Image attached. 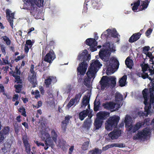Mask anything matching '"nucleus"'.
<instances>
[{
  "mask_svg": "<svg viewBox=\"0 0 154 154\" xmlns=\"http://www.w3.org/2000/svg\"><path fill=\"white\" fill-rule=\"evenodd\" d=\"M111 54V51L106 49L101 50L99 54L100 58L105 62L107 75L113 73L114 69L118 68L119 65V62L116 59L113 58L109 60Z\"/></svg>",
  "mask_w": 154,
  "mask_h": 154,
  "instance_id": "1",
  "label": "nucleus"
},
{
  "mask_svg": "<svg viewBox=\"0 0 154 154\" xmlns=\"http://www.w3.org/2000/svg\"><path fill=\"white\" fill-rule=\"evenodd\" d=\"M79 60L82 62L80 63L77 68V75L78 80L79 82H81L85 74L87 68L88 64L87 61L90 60V55L88 54L87 50H85L78 57Z\"/></svg>",
  "mask_w": 154,
  "mask_h": 154,
  "instance_id": "2",
  "label": "nucleus"
},
{
  "mask_svg": "<svg viewBox=\"0 0 154 154\" xmlns=\"http://www.w3.org/2000/svg\"><path fill=\"white\" fill-rule=\"evenodd\" d=\"M102 66V64L98 60H92L86 73L88 78L86 77L84 79V84L86 86L89 85L92 78H95V74Z\"/></svg>",
  "mask_w": 154,
  "mask_h": 154,
  "instance_id": "3",
  "label": "nucleus"
},
{
  "mask_svg": "<svg viewBox=\"0 0 154 154\" xmlns=\"http://www.w3.org/2000/svg\"><path fill=\"white\" fill-rule=\"evenodd\" d=\"M24 3L23 9H29L31 15L33 17H37L35 15L36 12L37 7L36 6L41 7L43 5L44 0H23Z\"/></svg>",
  "mask_w": 154,
  "mask_h": 154,
  "instance_id": "4",
  "label": "nucleus"
},
{
  "mask_svg": "<svg viewBox=\"0 0 154 154\" xmlns=\"http://www.w3.org/2000/svg\"><path fill=\"white\" fill-rule=\"evenodd\" d=\"M131 119V118L130 116L128 115L126 116L125 120V126L128 131H131L134 133L140 128L143 125V122H137L134 126H133L130 122Z\"/></svg>",
  "mask_w": 154,
  "mask_h": 154,
  "instance_id": "5",
  "label": "nucleus"
},
{
  "mask_svg": "<svg viewBox=\"0 0 154 154\" xmlns=\"http://www.w3.org/2000/svg\"><path fill=\"white\" fill-rule=\"evenodd\" d=\"M40 137L42 140L45 142V146L44 147V149L45 150H47L49 147H51L52 149H53L55 144L51 139L48 133L45 131H42Z\"/></svg>",
  "mask_w": 154,
  "mask_h": 154,
  "instance_id": "6",
  "label": "nucleus"
},
{
  "mask_svg": "<svg viewBox=\"0 0 154 154\" xmlns=\"http://www.w3.org/2000/svg\"><path fill=\"white\" fill-rule=\"evenodd\" d=\"M120 118L116 115L110 117L106 121L105 128L107 131H111L116 127Z\"/></svg>",
  "mask_w": 154,
  "mask_h": 154,
  "instance_id": "7",
  "label": "nucleus"
},
{
  "mask_svg": "<svg viewBox=\"0 0 154 154\" xmlns=\"http://www.w3.org/2000/svg\"><path fill=\"white\" fill-rule=\"evenodd\" d=\"M148 89L147 88H145L142 91V94L144 100V103L145 105V111L146 112L147 115L150 113V110L151 109V104L154 103V97H151L149 103L148 102Z\"/></svg>",
  "mask_w": 154,
  "mask_h": 154,
  "instance_id": "8",
  "label": "nucleus"
},
{
  "mask_svg": "<svg viewBox=\"0 0 154 154\" xmlns=\"http://www.w3.org/2000/svg\"><path fill=\"white\" fill-rule=\"evenodd\" d=\"M149 132V129L145 128L142 131H138V133L133 137V139L134 140L141 139L146 137Z\"/></svg>",
  "mask_w": 154,
  "mask_h": 154,
  "instance_id": "9",
  "label": "nucleus"
},
{
  "mask_svg": "<svg viewBox=\"0 0 154 154\" xmlns=\"http://www.w3.org/2000/svg\"><path fill=\"white\" fill-rule=\"evenodd\" d=\"M82 94L81 92L75 95V98L71 99L66 106V108L69 109L74 104L75 102H76V103H78L79 101Z\"/></svg>",
  "mask_w": 154,
  "mask_h": 154,
  "instance_id": "10",
  "label": "nucleus"
},
{
  "mask_svg": "<svg viewBox=\"0 0 154 154\" xmlns=\"http://www.w3.org/2000/svg\"><path fill=\"white\" fill-rule=\"evenodd\" d=\"M55 58L56 55L54 51L51 49L45 55L44 61L51 63Z\"/></svg>",
  "mask_w": 154,
  "mask_h": 154,
  "instance_id": "11",
  "label": "nucleus"
},
{
  "mask_svg": "<svg viewBox=\"0 0 154 154\" xmlns=\"http://www.w3.org/2000/svg\"><path fill=\"white\" fill-rule=\"evenodd\" d=\"M57 82L56 77L55 76H49L45 80V84L46 88H49L51 84L54 85Z\"/></svg>",
  "mask_w": 154,
  "mask_h": 154,
  "instance_id": "12",
  "label": "nucleus"
},
{
  "mask_svg": "<svg viewBox=\"0 0 154 154\" xmlns=\"http://www.w3.org/2000/svg\"><path fill=\"white\" fill-rule=\"evenodd\" d=\"M121 131L118 129H114V130L108 134V136L112 140L116 139L121 136Z\"/></svg>",
  "mask_w": 154,
  "mask_h": 154,
  "instance_id": "13",
  "label": "nucleus"
},
{
  "mask_svg": "<svg viewBox=\"0 0 154 154\" xmlns=\"http://www.w3.org/2000/svg\"><path fill=\"white\" fill-rule=\"evenodd\" d=\"M141 66L142 70L143 71V73L142 74V78L144 79L147 78L152 82V79L149 76L147 72H146L148 69L149 70V65L147 64H145Z\"/></svg>",
  "mask_w": 154,
  "mask_h": 154,
  "instance_id": "14",
  "label": "nucleus"
},
{
  "mask_svg": "<svg viewBox=\"0 0 154 154\" xmlns=\"http://www.w3.org/2000/svg\"><path fill=\"white\" fill-rule=\"evenodd\" d=\"M23 143L25 147V150L26 153L28 154H30V153L31 145L29 143L28 139L27 136H24L22 139Z\"/></svg>",
  "mask_w": 154,
  "mask_h": 154,
  "instance_id": "15",
  "label": "nucleus"
},
{
  "mask_svg": "<svg viewBox=\"0 0 154 154\" xmlns=\"http://www.w3.org/2000/svg\"><path fill=\"white\" fill-rule=\"evenodd\" d=\"M6 15L7 19L10 23V25L12 29H13V20L14 18V13H13L10 14L11 11L9 9L6 10Z\"/></svg>",
  "mask_w": 154,
  "mask_h": 154,
  "instance_id": "16",
  "label": "nucleus"
},
{
  "mask_svg": "<svg viewBox=\"0 0 154 154\" xmlns=\"http://www.w3.org/2000/svg\"><path fill=\"white\" fill-rule=\"evenodd\" d=\"M144 32L143 29H141L140 32L133 34L129 39V42L132 43L138 40L140 37L142 33Z\"/></svg>",
  "mask_w": 154,
  "mask_h": 154,
  "instance_id": "17",
  "label": "nucleus"
},
{
  "mask_svg": "<svg viewBox=\"0 0 154 154\" xmlns=\"http://www.w3.org/2000/svg\"><path fill=\"white\" fill-rule=\"evenodd\" d=\"M107 77L108 76H103L100 81L99 82L101 85V88L102 90L104 89L109 85L108 79Z\"/></svg>",
  "mask_w": 154,
  "mask_h": 154,
  "instance_id": "18",
  "label": "nucleus"
},
{
  "mask_svg": "<svg viewBox=\"0 0 154 154\" xmlns=\"http://www.w3.org/2000/svg\"><path fill=\"white\" fill-rule=\"evenodd\" d=\"M96 116V118L103 121L109 116V113L107 112L100 111L97 113Z\"/></svg>",
  "mask_w": 154,
  "mask_h": 154,
  "instance_id": "19",
  "label": "nucleus"
},
{
  "mask_svg": "<svg viewBox=\"0 0 154 154\" xmlns=\"http://www.w3.org/2000/svg\"><path fill=\"white\" fill-rule=\"evenodd\" d=\"M108 32V34L110 35L111 36L114 38H117V42H118L120 41V35H119L116 29H114L111 30L110 29H108L106 30Z\"/></svg>",
  "mask_w": 154,
  "mask_h": 154,
  "instance_id": "20",
  "label": "nucleus"
},
{
  "mask_svg": "<svg viewBox=\"0 0 154 154\" xmlns=\"http://www.w3.org/2000/svg\"><path fill=\"white\" fill-rule=\"evenodd\" d=\"M71 116L68 115L65 117L64 120L61 122V128L63 132H65L67 128V125L69 123Z\"/></svg>",
  "mask_w": 154,
  "mask_h": 154,
  "instance_id": "21",
  "label": "nucleus"
},
{
  "mask_svg": "<svg viewBox=\"0 0 154 154\" xmlns=\"http://www.w3.org/2000/svg\"><path fill=\"white\" fill-rule=\"evenodd\" d=\"M116 104L112 101L106 102L103 104V106L107 109H112L115 108Z\"/></svg>",
  "mask_w": 154,
  "mask_h": 154,
  "instance_id": "22",
  "label": "nucleus"
},
{
  "mask_svg": "<svg viewBox=\"0 0 154 154\" xmlns=\"http://www.w3.org/2000/svg\"><path fill=\"white\" fill-rule=\"evenodd\" d=\"M10 131V128L8 126L5 127L0 132V139H2V142L5 138V136L8 134Z\"/></svg>",
  "mask_w": 154,
  "mask_h": 154,
  "instance_id": "23",
  "label": "nucleus"
},
{
  "mask_svg": "<svg viewBox=\"0 0 154 154\" xmlns=\"http://www.w3.org/2000/svg\"><path fill=\"white\" fill-rule=\"evenodd\" d=\"M58 133L54 129H53L51 130L50 136L54 143V142L56 143L58 136Z\"/></svg>",
  "mask_w": 154,
  "mask_h": 154,
  "instance_id": "24",
  "label": "nucleus"
},
{
  "mask_svg": "<svg viewBox=\"0 0 154 154\" xmlns=\"http://www.w3.org/2000/svg\"><path fill=\"white\" fill-rule=\"evenodd\" d=\"M91 125V120L90 119H86L82 125L83 128L88 130L90 129Z\"/></svg>",
  "mask_w": 154,
  "mask_h": 154,
  "instance_id": "25",
  "label": "nucleus"
},
{
  "mask_svg": "<svg viewBox=\"0 0 154 154\" xmlns=\"http://www.w3.org/2000/svg\"><path fill=\"white\" fill-rule=\"evenodd\" d=\"M31 73L32 75H31L30 81L32 84V87L35 88L36 87V85L37 84L36 81V73L35 72Z\"/></svg>",
  "mask_w": 154,
  "mask_h": 154,
  "instance_id": "26",
  "label": "nucleus"
},
{
  "mask_svg": "<svg viewBox=\"0 0 154 154\" xmlns=\"http://www.w3.org/2000/svg\"><path fill=\"white\" fill-rule=\"evenodd\" d=\"M149 3V0H145V1H141V5L140 6L139 10L140 11L146 9L148 6Z\"/></svg>",
  "mask_w": 154,
  "mask_h": 154,
  "instance_id": "27",
  "label": "nucleus"
},
{
  "mask_svg": "<svg viewBox=\"0 0 154 154\" xmlns=\"http://www.w3.org/2000/svg\"><path fill=\"white\" fill-rule=\"evenodd\" d=\"M89 112V110L86 109L80 112L79 114V119L81 120H83L87 116L88 113Z\"/></svg>",
  "mask_w": 154,
  "mask_h": 154,
  "instance_id": "28",
  "label": "nucleus"
},
{
  "mask_svg": "<svg viewBox=\"0 0 154 154\" xmlns=\"http://www.w3.org/2000/svg\"><path fill=\"white\" fill-rule=\"evenodd\" d=\"M103 121L96 118L95 120L94 125L95 128L96 130H97L100 128L102 125Z\"/></svg>",
  "mask_w": 154,
  "mask_h": 154,
  "instance_id": "29",
  "label": "nucleus"
},
{
  "mask_svg": "<svg viewBox=\"0 0 154 154\" xmlns=\"http://www.w3.org/2000/svg\"><path fill=\"white\" fill-rule=\"evenodd\" d=\"M89 98L86 96L84 97L81 103V107L82 108L85 107L89 103Z\"/></svg>",
  "mask_w": 154,
  "mask_h": 154,
  "instance_id": "30",
  "label": "nucleus"
},
{
  "mask_svg": "<svg viewBox=\"0 0 154 154\" xmlns=\"http://www.w3.org/2000/svg\"><path fill=\"white\" fill-rule=\"evenodd\" d=\"M125 62L128 68L130 69L132 68L133 65V61L132 60L130 59L129 57H128L126 59Z\"/></svg>",
  "mask_w": 154,
  "mask_h": 154,
  "instance_id": "31",
  "label": "nucleus"
},
{
  "mask_svg": "<svg viewBox=\"0 0 154 154\" xmlns=\"http://www.w3.org/2000/svg\"><path fill=\"white\" fill-rule=\"evenodd\" d=\"M97 42L96 41L95 39L93 38H88L85 41V42L86 45L89 46H91L92 45H93L95 44H96Z\"/></svg>",
  "mask_w": 154,
  "mask_h": 154,
  "instance_id": "32",
  "label": "nucleus"
},
{
  "mask_svg": "<svg viewBox=\"0 0 154 154\" xmlns=\"http://www.w3.org/2000/svg\"><path fill=\"white\" fill-rule=\"evenodd\" d=\"M127 79V76L126 75H124L120 79L119 81L120 86L123 87L125 85Z\"/></svg>",
  "mask_w": 154,
  "mask_h": 154,
  "instance_id": "33",
  "label": "nucleus"
},
{
  "mask_svg": "<svg viewBox=\"0 0 154 154\" xmlns=\"http://www.w3.org/2000/svg\"><path fill=\"white\" fill-rule=\"evenodd\" d=\"M107 78L108 79L109 82V81L111 82V86L113 88L115 87L116 85V78L113 76H108Z\"/></svg>",
  "mask_w": 154,
  "mask_h": 154,
  "instance_id": "34",
  "label": "nucleus"
},
{
  "mask_svg": "<svg viewBox=\"0 0 154 154\" xmlns=\"http://www.w3.org/2000/svg\"><path fill=\"white\" fill-rule=\"evenodd\" d=\"M102 150L98 148H95L94 149L89 151V154H101Z\"/></svg>",
  "mask_w": 154,
  "mask_h": 154,
  "instance_id": "35",
  "label": "nucleus"
},
{
  "mask_svg": "<svg viewBox=\"0 0 154 154\" xmlns=\"http://www.w3.org/2000/svg\"><path fill=\"white\" fill-rule=\"evenodd\" d=\"M100 104V102L99 101H97L96 100L94 102V110L95 112H97L99 110V108Z\"/></svg>",
  "mask_w": 154,
  "mask_h": 154,
  "instance_id": "36",
  "label": "nucleus"
},
{
  "mask_svg": "<svg viewBox=\"0 0 154 154\" xmlns=\"http://www.w3.org/2000/svg\"><path fill=\"white\" fill-rule=\"evenodd\" d=\"M140 1L138 0L133 4V6L132 7V10L135 12H137V10L140 6Z\"/></svg>",
  "mask_w": 154,
  "mask_h": 154,
  "instance_id": "37",
  "label": "nucleus"
},
{
  "mask_svg": "<svg viewBox=\"0 0 154 154\" xmlns=\"http://www.w3.org/2000/svg\"><path fill=\"white\" fill-rule=\"evenodd\" d=\"M10 73L13 76L14 74L15 75H19L20 74V68L18 69L17 66H16L14 71H12L10 72Z\"/></svg>",
  "mask_w": 154,
  "mask_h": 154,
  "instance_id": "38",
  "label": "nucleus"
},
{
  "mask_svg": "<svg viewBox=\"0 0 154 154\" xmlns=\"http://www.w3.org/2000/svg\"><path fill=\"white\" fill-rule=\"evenodd\" d=\"M115 100L116 101H122L123 100V96L122 95L118 93H116L115 96Z\"/></svg>",
  "mask_w": 154,
  "mask_h": 154,
  "instance_id": "39",
  "label": "nucleus"
},
{
  "mask_svg": "<svg viewBox=\"0 0 154 154\" xmlns=\"http://www.w3.org/2000/svg\"><path fill=\"white\" fill-rule=\"evenodd\" d=\"M108 146V148H109L113 147H119V148H122L124 146V144L123 143H112L111 144H108L107 145Z\"/></svg>",
  "mask_w": 154,
  "mask_h": 154,
  "instance_id": "40",
  "label": "nucleus"
},
{
  "mask_svg": "<svg viewBox=\"0 0 154 154\" xmlns=\"http://www.w3.org/2000/svg\"><path fill=\"white\" fill-rule=\"evenodd\" d=\"M92 7L94 9H97L99 8L100 6V3H97L96 1H94L92 3Z\"/></svg>",
  "mask_w": 154,
  "mask_h": 154,
  "instance_id": "41",
  "label": "nucleus"
},
{
  "mask_svg": "<svg viewBox=\"0 0 154 154\" xmlns=\"http://www.w3.org/2000/svg\"><path fill=\"white\" fill-rule=\"evenodd\" d=\"M18 111L21 113V114L22 115L25 117L27 115L26 114V109L23 107H20L18 109Z\"/></svg>",
  "mask_w": 154,
  "mask_h": 154,
  "instance_id": "42",
  "label": "nucleus"
},
{
  "mask_svg": "<svg viewBox=\"0 0 154 154\" xmlns=\"http://www.w3.org/2000/svg\"><path fill=\"white\" fill-rule=\"evenodd\" d=\"M89 144L88 141L85 142L82 144V149L83 150H86L88 149Z\"/></svg>",
  "mask_w": 154,
  "mask_h": 154,
  "instance_id": "43",
  "label": "nucleus"
},
{
  "mask_svg": "<svg viewBox=\"0 0 154 154\" xmlns=\"http://www.w3.org/2000/svg\"><path fill=\"white\" fill-rule=\"evenodd\" d=\"M15 78V82L17 83L18 84H22V80L21 79L20 77V75H14L13 76Z\"/></svg>",
  "mask_w": 154,
  "mask_h": 154,
  "instance_id": "44",
  "label": "nucleus"
},
{
  "mask_svg": "<svg viewBox=\"0 0 154 154\" xmlns=\"http://www.w3.org/2000/svg\"><path fill=\"white\" fill-rule=\"evenodd\" d=\"M3 40L7 45H9L11 43V41L8 37L6 36L3 37Z\"/></svg>",
  "mask_w": 154,
  "mask_h": 154,
  "instance_id": "45",
  "label": "nucleus"
},
{
  "mask_svg": "<svg viewBox=\"0 0 154 154\" xmlns=\"http://www.w3.org/2000/svg\"><path fill=\"white\" fill-rule=\"evenodd\" d=\"M3 62H0V64L1 65H4L6 64L9 65L10 66L12 67V65L10 63H9L7 60L5 59L4 58H2Z\"/></svg>",
  "mask_w": 154,
  "mask_h": 154,
  "instance_id": "46",
  "label": "nucleus"
},
{
  "mask_svg": "<svg viewBox=\"0 0 154 154\" xmlns=\"http://www.w3.org/2000/svg\"><path fill=\"white\" fill-rule=\"evenodd\" d=\"M97 42H96V44H95L92 45H90L89 46V49L90 51L92 52H94L97 51Z\"/></svg>",
  "mask_w": 154,
  "mask_h": 154,
  "instance_id": "47",
  "label": "nucleus"
},
{
  "mask_svg": "<svg viewBox=\"0 0 154 154\" xmlns=\"http://www.w3.org/2000/svg\"><path fill=\"white\" fill-rule=\"evenodd\" d=\"M14 87L16 88V92L17 93H19L21 91V88L22 85H15Z\"/></svg>",
  "mask_w": 154,
  "mask_h": 154,
  "instance_id": "48",
  "label": "nucleus"
},
{
  "mask_svg": "<svg viewBox=\"0 0 154 154\" xmlns=\"http://www.w3.org/2000/svg\"><path fill=\"white\" fill-rule=\"evenodd\" d=\"M31 94H34L35 95V97L36 99H38V98L40 97L39 92L38 90H35V92H32Z\"/></svg>",
  "mask_w": 154,
  "mask_h": 154,
  "instance_id": "49",
  "label": "nucleus"
},
{
  "mask_svg": "<svg viewBox=\"0 0 154 154\" xmlns=\"http://www.w3.org/2000/svg\"><path fill=\"white\" fill-rule=\"evenodd\" d=\"M33 42L31 40L29 39L27 40L26 42V44L28 46H29V48H30L33 45Z\"/></svg>",
  "mask_w": 154,
  "mask_h": 154,
  "instance_id": "50",
  "label": "nucleus"
},
{
  "mask_svg": "<svg viewBox=\"0 0 154 154\" xmlns=\"http://www.w3.org/2000/svg\"><path fill=\"white\" fill-rule=\"evenodd\" d=\"M11 143L8 141H6L4 144V145L5 147H7V149H10L11 146Z\"/></svg>",
  "mask_w": 154,
  "mask_h": 154,
  "instance_id": "51",
  "label": "nucleus"
},
{
  "mask_svg": "<svg viewBox=\"0 0 154 154\" xmlns=\"http://www.w3.org/2000/svg\"><path fill=\"white\" fill-rule=\"evenodd\" d=\"M90 5V4L89 3H88V2H85V1L84 5V8L83 9V11L84 12H87L88 8L87 6Z\"/></svg>",
  "mask_w": 154,
  "mask_h": 154,
  "instance_id": "52",
  "label": "nucleus"
},
{
  "mask_svg": "<svg viewBox=\"0 0 154 154\" xmlns=\"http://www.w3.org/2000/svg\"><path fill=\"white\" fill-rule=\"evenodd\" d=\"M152 29L149 28L145 32L146 35L148 36L152 32Z\"/></svg>",
  "mask_w": 154,
  "mask_h": 154,
  "instance_id": "53",
  "label": "nucleus"
},
{
  "mask_svg": "<svg viewBox=\"0 0 154 154\" xmlns=\"http://www.w3.org/2000/svg\"><path fill=\"white\" fill-rule=\"evenodd\" d=\"M25 57V55H23L21 56H18L15 59V60L16 62H17L19 60H20L23 59Z\"/></svg>",
  "mask_w": 154,
  "mask_h": 154,
  "instance_id": "54",
  "label": "nucleus"
},
{
  "mask_svg": "<svg viewBox=\"0 0 154 154\" xmlns=\"http://www.w3.org/2000/svg\"><path fill=\"white\" fill-rule=\"evenodd\" d=\"M35 143L36 144V145L38 146H45V144L43 143H42L41 142H39L38 141H36L35 142Z\"/></svg>",
  "mask_w": 154,
  "mask_h": 154,
  "instance_id": "55",
  "label": "nucleus"
},
{
  "mask_svg": "<svg viewBox=\"0 0 154 154\" xmlns=\"http://www.w3.org/2000/svg\"><path fill=\"white\" fill-rule=\"evenodd\" d=\"M0 48L2 52L4 54H6V51L5 49V47L4 45H0Z\"/></svg>",
  "mask_w": 154,
  "mask_h": 154,
  "instance_id": "56",
  "label": "nucleus"
},
{
  "mask_svg": "<svg viewBox=\"0 0 154 154\" xmlns=\"http://www.w3.org/2000/svg\"><path fill=\"white\" fill-rule=\"evenodd\" d=\"M2 150L4 153H5L9 151L10 149H7V147H5V146H4L2 148Z\"/></svg>",
  "mask_w": 154,
  "mask_h": 154,
  "instance_id": "57",
  "label": "nucleus"
},
{
  "mask_svg": "<svg viewBox=\"0 0 154 154\" xmlns=\"http://www.w3.org/2000/svg\"><path fill=\"white\" fill-rule=\"evenodd\" d=\"M29 48L26 45H25L24 46V51L26 54H27L29 52Z\"/></svg>",
  "mask_w": 154,
  "mask_h": 154,
  "instance_id": "58",
  "label": "nucleus"
},
{
  "mask_svg": "<svg viewBox=\"0 0 154 154\" xmlns=\"http://www.w3.org/2000/svg\"><path fill=\"white\" fill-rule=\"evenodd\" d=\"M18 99V95L17 94H15L14 95L13 97L12 101H15L16 100H17Z\"/></svg>",
  "mask_w": 154,
  "mask_h": 154,
  "instance_id": "59",
  "label": "nucleus"
},
{
  "mask_svg": "<svg viewBox=\"0 0 154 154\" xmlns=\"http://www.w3.org/2000/svg\"><path fill=\"white\" fill-rule=\"evenodd\" d=\"M34 28L32 27L31 28L29 29L28 30L27 35H30V33L31 32L34 30Z\"/></svg>",
  "mask_w": 154,
  "mask_h": 154,
  "instance_id": "60",
  "label": "nucleus"
},
{
  "mask_svg": "<svg viewBox=\"0 0 154 154\" xmlns=\"http://www.w3.org/2000/svg\"><path fill=\"white\" fill-rule=\"evenodd\" d=\"M87 116H88V118H87L86 119H91V118L93 116V115L92 114V111H90L89 110V112L88 113Z\"/></svg>",
  "mask_w": 154,
  "mask_h": 154,
  "instance_id": "61",
  "label": "nucleus"
},
{
  "mask_svg": "<svg viewBox=\"0 0 154 154\" xmlns=\"http://www.w3.org/2000/svg\"><path fill=\"white\" fill-rule=\"evenodd\" d=\"M147 56L150 59V60H152V54L150 52H148L146 54Z\"/></svg>",
  "mask_w": 154,
  "mask_h": 154,
  "instance_id": "62",
  "label": "nucleus"
},
{
  "mask_svg": "<svg viewBox=\"0 0 154 154\" xmlns=\"http://www.w3.org/2000/svg\"><path fill=\"white\" fill-rule=\"evenodd\" d=\"M150 48L149 46H145L143 48V51H148L149 49Z\"/></svg>",
  "mask_w": 154,
  "mask_h": 154,
  "instance_id": "63",
  "label": "nucleus"
},
{
  "mask_svg": "<svg viewBox=\"0 0 154 154\" xmlns=\"http://www.w3.org/2000/svg\"><path fill=\"white\" fill-rule=\"evenodd\" d=\"M22 124L24 126L25 128L28 129L29 125L26 122H24L22 123Z\"/></svg>",
  "mask_w": 154,
  "mask_h": 154,
  "instance_id": "64",
  "label": "nucleus"
}]
</instances>
